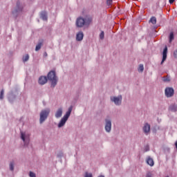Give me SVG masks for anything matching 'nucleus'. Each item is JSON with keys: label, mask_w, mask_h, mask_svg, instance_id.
Instances as JSON below:
<instances>
[{"label": "nucleus", "mask_w": 177, "mask_h": 177, "mask_svg": "<svg viewBox=\"0 0 177 177\" xmlns=\"http://www.w3.org/2000/svg\"><path fill=\"white\" fill-rule=\"evenodd\" d=\"M175 94V90L172 87H167L165 90V95L166 97H172Z\"/></svg>", "instance_id": "obj_5"}, {"label": "nucleus", "mask_w": 177, "mask_h": 177, "mask_svg": "<svg viewBox=\"0 0 177 177\" xmlns=\"http://www.w3.org/2000/svg\"><path fill=\"white\" fill-rule=\"evenodd\" d=\"M4 91H3V89H2L1 91V93H0V99L1 100H2V99H3V93H4Z\"/></svg>", "instance_id": "obj_27"}, {"label": "nucleus", "mask_w": 177, "mask_h": 177, "mask_svg": "<svg viewBox=\"0 0 177 177\" xmlns=\"http://www.w3.org/2000/svg\"><path fill=\"white\" fill-rule=\"evenodd\" d=\"M174 32H171L170 35H169V42H172V41H174Z\"/></svg>", "instance_id": "obj_23"}, {"label": "nucleus", "mask_w": 177, "mask_h": 177, "mask_svg": "<svg viewBox=\"0 0 177 177\" xmlns=\"http://www.w3.org/2000/svg\"><path fill=\"white\" fill-rule=\"evenodd\" d=\"M100 39H104V32H101L100 35Z\"/></svg>", "instance_id": "obj_26"}, {"label": "nucleus", "mask_w": 177, "mask_h": 177, "mask_svg": "<svg viewBox=\"0 0 177 177\" xmlns=\"http://www.w3.org/2000/svg\"><path fill=\"white\" fill-rule=\"evenodd\" d=\"M29 176L30 177H37L35 174L34 172H32V171H30Z\"/></svg>", "instance_id": "obj_28"}, {"label": "nucleus", "mask_w": 177, "mask_h": 177, "mask_svg": "<svg viewBox=\"0 0 177 177\" xmlns=\"http://www.w3.org/2000/svg\"><path fill=\"white\" fill-rule=\"evenodd\" d=\"M41 18L42 19V20H44V21L48 20V15L46 14V12H42L41 13Z\"/></svg>", "instance_id": "obj_16"}, {"label": "nucleus", "mask_w": 177, "mask_h": 177, "mask_svg": "<svg viewBox=\"0 0 177 177\" xmlns=\"http://www.w3.org/2000/svg\"><path fill=\"white\" fill-rule=\"evenodd\" d=\"M171 81V77L167 75L165 77H163L164 82H169Z\"/></svg>", "instance_id": "obj_19"}, {"label": "nucleus", "mask_w": 177, "mask_h": 177, "mask_svg": "<svg viewBox=\"0 0 177 177\" xmlns=\"http://www.w3.org/2000/svg\"><path fill=\"white\" fill-rule=\"evenodd\" d=\"M169 3L172 4L173 2H175V0H169Z\"/></svg>", "instance_id": "obj_32"}, {"label": "nucleus", "mask_w": 177, "mask_h": 177, "mask_svg": "<svg viewBox=\"0 0 177 177\" xmlns=\"http://www.w3.org/2000/svg\"><path fill=\"white\" fill-rule=\"evenodd\" d=\"M46 82H48V78L46 77V76H41L39 78V84L40 85H45Z\"/></svg>", "instance_id": "obj_10"}, {"label": "nucleus", "mask_w": 177, "mask_h": 177, "mask_svg": "<svg viewBox=\"0 0 177 177\" xmlns=\"http://www.w3.org/2000/svg\"><path fill=\"white\" fill-rule=\"evenodd\" d=\"M49 113H50V110L49 109L41 111L40 113V124H42V122H44V121L48 118Z\"/></svg>", "instance_id": "obj_4"}, {"label": "nucleus", "mask_w": 177, "mask_h": 177, "mask_svg": "<svg viewBox=\"0 0 177 177\" xmlns=\"http://www.w3.org/2000/svg\"><path fill=\"white\" fill-rule=\"evenodd\" d=\"M21 10H23V8H21V6H20V1H17V9H16L15 12H21Z\"/></svg>", "instance_id": "obj_17"}, {"label": "nucleus", "mask_w": 177, "mask_h": 177, "mask_svg": "<svg viewBox=\"0 0 177 177\" xmlns=\"http://www.w3.org/2000/svg\"><path fill=\"white\" fill-rule=\"evenodd\" d=\"M29 59H30V56L28 55V54H27L26 55L23 57L22 60L24 62H26L28 61Z\"/></svg>", "instance_id": "obj_20"}, {"label": "nucleus", "mask_w": 177, "mask_h": 177, "mask_svg": "<svg viewBox=\"0 0 177 177\" xmlns=\"http://www.w3.org/2000/svg\"><path fill=\"white\" fill-rule=\"evenodd\" d=\"M71 111H73V106H70L68 108V111L66 113V114L60 120L59 123L58 124L59 128H62V127H64V124H66V122H67V120H68V117H70V115H71Z\"/></svg>", "instance_id": "obj_3"}, {"label": "nucleus", "mask_w": 177, "mask_h": 177, "mask_svg": "<svg viewBox=\"0 0 177 177\" xmlns=\"http://www.w3.org/2000/svg\"><path fill=\"white\" fill-rule=\"evenodd\" d=\"M62 114H63V109H62V108H59L55 113L56 118H60V117H62Z\"/></svg>", "instance_id": "obj_13"}, {"label": "nucleus", "mask_w": 177, "mask_h": 177, "mask_svg": "<svg viewBox=\"0 0 177 177\" xmlns=\"http://www.w3.org/2000/svg\"><path fill=\"white\" fill-rule=\"evenodd\" d=\"M168 53V47L165 46L162 53V59L160 64H162L165 60H167V54Z\"/></svg>", "instance_id": "obj_8"}, {"label": "nucleus", "mask_w": 177, "mask_h": 177, "mask_svg": "<svg viewBox=\"0 0 177 177\" xmlns=\"http://www.w3.org/2000/svg\"><path fill=\"white\" fill-rule=\"evenodd\" d=\"M147 163L148 165H150V167H153V165H154V160L151 158H148L147 159Z\"/></svg>", "instance_id": "obj_15"}, {"label": "nucleus", "mask_w": 177, "mask_h": 177, "mask_svg": "<svg viewBox=\"0 0 177 177\" xmlns=\"http://www.w3.org/2000/svg\"><path fill=\"white\" fill-rule=\"evenodd\" d=\"M92 17H86L85 19L80 17L76 20V27L82 28L84 26L88 27L91 23H92Z\"/></svg>", "instance_id": "obj_1"}, {"label": "nucleus", "mask_w": 177, "mask_h": 177, "mask_svg": "<svg viewBox=\"0 0 177 177\" xmlns=\"http://www.w3.org/2000/svg\"><path fill=\"white\" fill-rule=\"evenodd\" d=\"M111 102H113L116 106H120L122 102V96L118 95V97H111Z\"/></svg>", "instance_id": "obj_6"}, {"label": "nucleus", "mask_w": 177, "mask_h": 177, "mask_svg": "<svg viewBox=\"0 0 177 177\" xmlns=\"http://www.w3.org/2000/svg\"><path fill=\"white\" fill-rule=\"evenodd\" d=\"M84 177H92V174L88 173V171L85 172Z\"/></svg>", "instance_id": "obj_25"}, {"label": "nucleus", "mask_w": 177, "mask_h": 177, "mask_svg": "<svg viewBox=\"0 0 177 177\" xmlns=\"http://www.w3.org/2000/svg\"><path fill=\"white\" fill-rule=\"evenodd\" d=\"M169 109L170 111H172L173 113H176L177 111V105L176 104H172L169 107Z\"/></svg>", "instance_id": "obj_14"}, {"label": "nucleus", "mask_w": 177, "mask_h": 177, "mask_svg": "<svg viewBox=\"0 0 177 177\" xmlns=\"http://www.w3.org/2000/svg\"><path fill=\"white\" fill-rule=\"evenodd\" d=\"M151 176H152L151 173H148L146 175V177H151Z\"/></svg>", "instance_id": "obj_31"}, {"label": "nucleus", "mask_w": 177, "mask_h": 177, "mask_svg": "<svg viewBox=\"0 0 177 177\" xmlns=\"http://www.w3.org/2000/svg\"><path fill=\"white\" fill-rule=\"evenodd\" d=\"M48 81L51 82V86L55 88L57 85V77L56 76V72L51 71L47 75Z\"/></svg>", "instance_id": "obj_2"}, {"label": "nucleus", "mask_w": 177, "mask_h": 177, "mask_svg": "<svg viewBox=\"0 0 177 177\" xmlns=\"http://www.w3.org/2000/svg\"><path fill=\"white\" fill-rule=\"evenodd\" d=\"M143 131L145 133H149V132H150V124H149V123H146L144 127H143Z\"/></svg>", "instance_id": "obj_11"}, {"label": "nucleus", "mask_w": 177, "mask_h": 177, "mask_svg": "<svg viewBox=\"0 0 177 177\" xmlns=\"http://www.w3.org/2000/svg\"><path fill=\"white\" fill-rule=\"evenodd\" d=\"M150 23H151L152 24H156V23H157V18H156V17H152L150 20H149Z\"/></svg>", "instance_id": "obj_18"}, {"label": "nucleus", "mask_w": 177, "mask_h": 177, "mask_svg": "<svg viewBox=\"0 0 177 177\" xmlns=\"http://www.w3.org/2000/svg\"><path fill=\"white\" fill-rule=\"evenodd\" d=\"M144 70H145V67L143 66V65L140 64L138 67V71H140L142 73L143 72Z\"/></svg>", "instance_id": "obj_24"}, {"label": "nucleus", "mask_w": 177, "mask_h": 177, "mask_svg": "<svg viewBox=\"0 0 177 177\" xmlns=\"http://www.w3.org/2000/svg\"><path fill=\"white\" fill-rule=\"evenodd\" d=\"M106 125H105V130L106 132H110L111 131V120H106Z\"/></svg>", "instance_id": "obj_9"}, {"label": "nucleus", "mask_w": 177, "mask_h": 177, "mask_svg": "<svg viewBox=\"0 0 177 177\" xmlns=\"http://www.w3.org/2000/svg\"><path fill=\"white\" fill-rule=\"evenodd\" d=\"M174 56L176 59H177V49L174 52Z\"/></svg>", "instance_id": "obj_30"}, {"label": "nucleus", "mask_w": 177, "mask_h": 177, "mask_svg": "<svg viewBox=\"0 0 177 177\" xmlns=\"http://www.w3.org/2000/svg\"><path fill=\"white\" fill-rule=\"evenodd\" d=\"M21 138L25 142V146H28L30 143V138L26 136V133L21 132Z\"/></svg>", "instance_id": "obj_7"}, {"label": "nucleus", "mask_w": 177, "mask_h": 177, "mask_svg": "<svg viewBox=\"0 0 177 177\" xmlns=\"http://www.w3.org/2000/svg\"><path fill=\"white\" fill-rule=\"evenodd\" d=\"M41 46H42V41L38 43L36 46L35 50H39V49H41Z\"/></svg>", "instance_id": "obj_21"}, {"label": "nucleus", "mask_w": 177, "mask_h": 177, "mask_svg": "<svg viewBox=\"0 0 177 177\" xmlns=\"http://www.w3.org/2000/svg\"><path fill=\"white\" fill-rule=\"evenodd\" d=\"M10 171H14V169H15V162H11L10 163Z\"/></svg>", "instance_id": "obj_22"}, {"label": "nucleus", "mask_w": 177, "mask_h": 177, "mask_svg": "<svg viewBox=\"0 0 177 177\" xmlns=\"http://www.w3.org/2000/svg\"><path fill=\"white\" fill-rule=\"evenodd\" d=\"M111 3H113V0H106V5H108V6H110Z\"/></svg>", "instance_id": "obj_29"}, {"label": "nucleus", "mask_w": 177, "mask_h": 177, "mask_svg": "<svg viewBox=\"0 0 177 177\" xmlns=\"http://www.w3.org/2000/svg\"><path fill=\"white\" fill-rule=\"evenodd\" d=\"M175 146H176V149H177V140H176V142H175Z\"/></svg>", "instance_id": "obj_33"}, {"label": "nucleus", "mask_w": 177, "mask_h": 177, "mask_svg": "<svg viewBox=\"0 0 177 177\" xmlns=\"http://www.w3.org/2000/svg\"><path fill=\"white\" fill-rule=\"evenodd\" d=\"M77 41H82L84 39V32H79L76 35Z\"/></svg>", "instance_id": "obj_12"}]
</instances>
